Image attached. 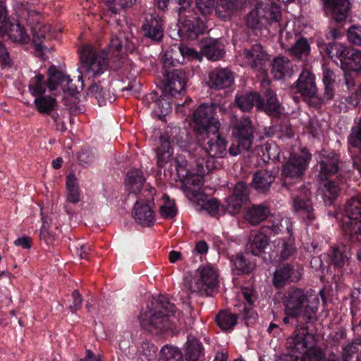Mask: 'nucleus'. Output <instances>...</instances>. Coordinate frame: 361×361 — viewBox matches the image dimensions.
I'll use <instances>...</instances> for the list:
<instances>
[{
  "instance_id": "nucleus-31",
  "label": "nucleus",
  "mask_w": 361,
  "mask_h": 361,
  "mask_svg": "<svg viewBox=\"0 0 361 361\" xmlns=\"http://www.w3.org/2000/svg\"><path fill=\"white\" fill-rule=\"evenodd\" d=\"M271 73L276 80H280L285 77H290L293 73L292 63L286 57H275L272 61Z\"/></svg>"
},
{
  "instance_id": "nucleus-20",
  "label": "nucleus",
  "mask_w": 361,
  "mask_h": 361,
  "mask_svg": "<svg viewBox=\"0 0 361 361\" xmlns=\"http://www.w3.org/2000/svg\"><path fill=\"white\" fill-rule=\"evenodd\" d=\"M233 82L232 71L228 68H218L209 73L208 85L212 88L221 90L230 87Z\"/></svg>"
},
{
  "instance_id": "nucleus-47",
  "label": "nucleus",
  "mask_w": 361,
  "mask_h": 361,
  "mask_svg": "<svg viewBox=\"0 0 361 361\" xmlns=\"http://www.w3.org/2000/svg\"><path fill=\"white\" fill-rule=\"evenodd\" d=\"M216 321L224 331L232 329L237 323V315L226 311H220L216 316Z\"/></svg>"
},
{
  "instance_id": "nucleus-17",
  "label": "nucleus",
  "mask_w": 361,
  "mask_h": 361,
  "mask_svg": "<svg viewBox=\"0 0 361 361\" xmlns=\"http://www.w3.org/2000/svg\"><path fill=\"white\" fill-rule=\"evenodd\" d=\"M232 133L235 140L241 142L242 145L251 147L254 135L252 121L248 116L242 117L233 126Z\"/></svg>"
},
{
  "instance_id": "nucleus-57",
  "label": "nucleus",
  "mask_w": 361,
  "mask_h": 361,
  "mask_svg": "<svg viewBox=\"0 0 361 361\" xmlns=\"http://www.w3.org/2000/svg\"><path fill=\"white\" fill-rule=\"evenodd\" d=\"M246 202L240 198H238L233 195H230L226 198L224 207L226 210L231 214H238L241 209L243 205Z\"/></svg>"
},
{
  "instance_id": "nucleus-4",
  "label": "nucleus",
  "mask_w": 361,
  "mask_h": 361,
  "mask_svg": "<svg viewBox=\"0 0 361 361\" xmlns=\"http://www.w3.org/2000/svg\"><path fill=\"white\" fill-rule=\"evenodd\" d=\"M160 145L157 149V166L163 167L173 154L171 145L185 147L188 142L187 131L180 127H174L166 131L159 137Z\"/></svg>"
},
{
  "instance_id": "nucleus-51",
  "label": "nucleus",
  "mask_w": 361,
  "mask_h": 361,
  "mask_svg": "<svg viewBox=\"0 0 361 361\" xmlns=\"http://www.w3.org/2000/svg\"><path fill=\"white\" fill-rule=\"evenodd\" d=\"M164 204L160 207L159 214L166 219H173L177 214V208L174 200H171L167 195H163Z\"/></svg>"
},
{
  "instance_id": "nucleus-14",
  "label": "nucleus",
  "mask_w": 361,
  "mask_h": 361,
  "mask_svg": "<svg viewBox=\"0 0 361 361\" xmlns=\"http://www.w3.org/2000/svg\"><path fill=\"white\" fill-rule=\"evenodd\" d=\"M200 151L213 157L221 158L226 154V142L219 133H209L205 134L203 139L202 147Z\"/></svg>"
},
{
  "instance_id": "nucleus-15",
  "label": "nucleus",
  "mask_w": 361,
  "mask_h": 361,
  "mask_svg": "<svg viewBox=\"0 0 361 361\" xmlns=\"http://www.w3.org/2000/svg\"><path fill=\"white\" fill-rule=\"evenodd\" d=\"M133 215L135 222L143 227H150L155 223V213L149 200L136 201L133 207Z\"/></svg>"
},
{
  "instance_id": "nucleus-42",
  "label": "nucleus",
  "mask_w": 361,
  "mask_h": 361,
  "mask_svg": "<svg viewBox=\"0 0 361 361\" xmlns=\"http://www.w3.org/2000/svg\"><path fill=\"white\" fill-rule=\"evenodd\" d=\"M260 94L257 92H250L248 94L237 95L235 103L243 111H250L257 103L259 102Z\"/></svg>"
},
{
  "instance_id": "nucleus-29",
  "label": "nucleus",
  "mask_w": 361,
  "mask_h": 361,
  "mask_svg": "<svg viewBox=\"0 0 361 361\" xmlns=\"http://www.w3.org/2000/svg\"><path fill=\"white\" fill-rule=\"evenodd\" d=\"M202 54L209 60L217 61L224 56L223 45L216 39L205 38L201 40Z\"/></svg>"
},
{
  "instance_id": "nucleus-43",
  "label": "nucleus",
  "mask_w": 361,
  "mask_h": 361,
  "mask_svg": "<svg viewBox=\"0 0 361 361\" xmlns=\"http://www.w3.org/2000/svg\"><path fill=\"white\" fill-rule=\"evenodd\" d=\"M342 361H361V341L355 340L343 348Z\"/></svg>"
},
{
  "instance_id": "nucleus-36",
  "label": "nucleus",
  "mask_w": 361,
  "mask_h": 361,
  "mask_svg": "<svg viewBox=\"0 0 361 361\" xmlns=\"http://www.w3.org/2000/svg\"><path fill=\"white\" fill-rule=\"evenodd\" d=\"M42 226L40 229L39 238L47 244L51 243L56 235V231L59 229L60 225L56 222H53V218L44 216L42 214Z\"/></svg>"
},
{
  "instance_id": "nucleus-64",
  "label": "nucleus",
  "mask_w": 361,
  "mask_h": 361,
  "mask_svg": "<svg viewBox=\"0 0 361 361\" xmlns=\"http://www.w3.org/2000/svg\"><path fill=\"white\" fill-rule=\"evenodd\" d=\"M196 7L203 16L209 15L214 5V0H195Z\"/></svg>"
},
{
  "instance_id": "nucleus-52",
  "label": "nucleus",
  "mask_w": 361,
  "mask_h": 361,
  "mask_svg": "<svg viewBox=\"0 0 361 361\" xmlns=\"http://www.w3.org/2000/svg\"><path fill=\"white\" fill-rule=\"evenodd\" d=\"M180 350L176 347L164 345L160 350L159 361H183Z\"/></svg>"
},
{
  "instance_id": "nucleus-60",
  "label": "nucleus",
  "mask_w": 361,
  "mask_h": 361,
  "mask_svg": "<svg viewBox=\"0 0 361 361\" xmlns=\"http://www.w3.org/2000/svg\"><path fill=\"white\" fill-rule=\"evenodd\" d=\"M347 37L351 44L361 46V25H351L348 29Z\"/></svg>"
},
{
  "instance_id": "nucleus-32",
  "label": "nucleus",
  "mask_w": 361,
  "mask_h": 361,
  "mask_svg": "<svg viewBox=\"0 0 361 361\" xmlns=\"http://www.w3.org/2000/svg\"><path fill=\"white\" fill-rule=\"evenodd\" d=\"M275 121L273 126L268 129L267 135L269 136H276L279 138L292 137L293 130L288 119L286 117H274Z\"/></svg>"
},
{
  "instance_id": "nucleus-40",
  "label": "nucleus",
  "mask_w": 361,
  "mask_h": 361,
  "mask_svg": "<svg viewBox=\"0 0 361 361\" xmlns=\"http://www.w3.org/2000/svg\"><path fill=\"white\" fill-rule=\"evenodd\" d=\"M345 212L347 219L343 221H360L361 218V194L353 196L345 203Z\"/></svg>"
},
{
  "instance_id": "nucleus-9",
  "label": "nucleus",
  "mask_w": 361,
  "mask_h": 361,
  "mask_svg": "<svg viewBox=\"0 0 361 361\" xmlns=\"http://www.w3.org/2000/svg\"><path fill=\"white\" fill-rule=\"evenodd\" d=\"M312 192L307 187L302 188L293 200V208L299 212L307 225L312 224L317 219V214L312 202Z\"/></svg>"
},
{
  "instance_id": "nucleus-39",
  "label": "nucleus",
  "mask_w": 361,
  "mask_h": 361,
  "mask_svg": "<svg viewBox=\"0 0 361 361\" xmlns=\"http://www.w3.org/2000/svg\"><path fill=\"white\" fill-rule=\"evenodd\" d=\"M330 259L335 267L342 268L348 265L350 259L348 248L344 245L332 247Z\"/></svg>"
},
{
  "instance_id": "nucleus-48",
  "label": "nucleus",
  "mask_w": 361,
  "mask_h": 361,
  "mask_svg": "<svg viewBox=\"0 0 361 361\" xmlns=\"http://www.w3.org/2000/svg\"><path fill=\"white\" fill-rule=\"evenodd\" d=\"M342 228L345 235H348L350 240L361 242V220L343 221Z\"/></svg>"
},
{
  "instance_id": "nucleus-34",
  "label": "nucleus",
  "mask_w": 361,
  "mask_h": 361,
  "mask_svg": "<svg viewBox=\"0 0 361 361\" xmlns=\"http://www.w3.org/2000/svg\"><path fill=\"white\" fill-rule=\"evenodd\" d=\"M32 43L37 51L42 52L48 49L47 45L43 44L44 40L51 39L50 27L47 25H37L32 28Z\"/></svg>"
},
{
  "instance_id": "nucleus-55",
  "label": "nucleus",
  "mask_w": 361,
  "mask_h": 361,
  "mask_svg": "<svg viewBox=\"0 0 361 361\" xmlns=\"http://www.w3.org/2000/svg\"><path fill=\"white\" fill-rule=\"evenodd\" d=\"M344 67L361 73V51L352 48Z\"/></svg>"
},
{
  "instance_id": "nucleus-59",
  "label": "nucleus",
  "mask_w": 361,
  "mask_h": 361,
  "mask_svg": "<svg viewBox=\"0 0 361 361\" xmlns=\"http://www.w3.org/2000/svg\"><path fill=\"white\" fill-rule=\"evenodd\" d=\"M348 140V142L353 147H359L361 146V118L357 125L352 128Z\"/></svg>"
},
{
  "instance_id": "nucleus-54",
  "label": "nucleus",
  "mask_w": 361,
  "mask_h": 361,
  "mask_svg": "<svg viewBox=\"0 0 361 361\" xmlns=\"http://www.w3.org/2000/svg\"><path fill=\"white\" fill-rule=\"evenodd\" d=\"M238 6V0H218L216 12L221 18H226Z\"/></svg>"
},
{
  "instance_id": "nucleus-22",
  "label": "nucleus",
  "mask_w": 361,
  "mask_h": 361,
  "mask_svg": "<svg viewBox=\"0 0 361 361\" xmlns=\"http://www.w3.org/2000/svg\"><path fill=\"white\" fill-rule=\"evenodd\" d=\"M168 162H170L169 170L171 173H172L175 171L176 176L180 182L184 183L187 181L186 184H195V180L189 178V176L193 174V173L190 171L188 161L183 156L178 154L174 159L171 157Z\"/></svg>"
},
{
  "instance_id": "nucleus-28",
  "label": "nucleus",
  "mask_w": 361,
  "mask_h": 361,
  "mask_svg": "<svg viewBox=\"0 0 361 361\" xmlns=\"http://www.w3.org/2000/svg\"><path fill=\"white\" fill-rule=\"evenodd\" d=\"M243 54L250 62L251 68L253 69H262L264 63L269 60L268 54L260 44H255L250 49H245Z\"/></svg>"
},
{
  "instance_id": "nucleus-27",
  "label": "nucleus",
  "mask_w": 361,
  "mask_h": 361,
  "mask_svg": "<svg viewBox=\"0 0 361 361\" xmlns=\"http://www.w3.org/2000/svg\"><path fill=\"white\" fill-rule=\"evenodd\" d=\"M296 87L303 97L314 98L317 94L314 75L310 71L303 70L297 81Z\"/></svg>"
},
{
  "instance_id": "nucleus-46",
  "label": "nucleus",
  "mask_w": 361,
  "mask_h": 361,
  "mask_svg": "<svg viewBox=\"0 0 361 361\" xmlns=\"http://www.w3.org/2000/svg\"><path fill=\"white\" fill-rule=\"evenodd\" d=\"M35 104L37 111L42 114H49L56 106L55 98L39 95L35 99Z\"/></svg>"
},
{
  "instance_id": "nucleus-53",
  "label": "nucleus",
  "mask_w": 361,
  "mask_h": 361,
  "mask_svg": "<svg viewBox=\"0 0 361 361\" xmlns=\"http://www.w3.org/2000/svg\"><path fill=\"white\" fill-rule=\"evenodd\" d=\"M263 18L257 6L250 11L246 18L247 26L252 30H261L264 25Z\"/></svg>"
},
{
  "instance_id": "nucleus-10",
  "label": "nucleus",
  "mask_w": 361,
  "mask_h": 361,
  "mask_svg": "<svg viewBox=\"0 0 361 361\" xmlns=\"http://www.w3.org/2000/svg\"><path fill=\"white\" fill-rule=\"evenodd\" d=\"M7 11L1 4V37L6 35L8 38L15 42L27 44L30 42V37L18 23L14 19H10L7 16Z\"/></svg>"
},
{
  "instance_id": "nucleus-2",
  "label": "nucleus",
  "mask_w": 361,
  "mask_h": 361,
  "mask_svg": "<svg viewBox=\"0 0 361 361\" xmlns=\"http://www.w3.org/2000/svg\"><path fill=\"white\" fill-rule=\"evenodd\" d=\"M175 312V305L164 295H159L152 302L147 310L141 312L140 325L150 333L161 334L171 327V317Z\"/></svg>"
},
{
  "instance_id": "nucleus-25",
  "label": "nucleus",
  "mask_w": 361,
  "mask_h": 361,
  "mask_svg": "<svg viewBox=\"0 0 361 361\" xmlns=\"http://www.w3.org/2000/svg\"><path fill=\"white\" fill-rule=\"evenodd\" d=\"M178 54L182 56L185 55L192 56V54L197 55V53L192 49H190L182 44L178 46L175 45L173 48L166 51L162 57L164 73H166V71H171V68L174 67L176 63L178 62V60L176 59Z\"/></svg>"
},
{
  "instance_id": "nucleus-35",
  "label": "nucleus",
  "mask_w": 361,
  "mask_h": 361,
  "mask_svg": "<svg viewBox=\"0 0 361 361\" xmlns=\"http://www.w3.org/2000/svg\"><path fill=\"white\" fill-rule=\"evenodd\" d=\"M145 180L141 170L132 169L128 171L125 182L127 189L130 192L137 193L142 188Z\"/></svg>"
},
{
  "instance_id": "nucleus-24",
  "label": "nucleus",
  "mask_w": 361,
  "mask_h": 361,
  "mask_svg": "<svg viewBox=\"0 0 361 361\" xmlns=\"http://www.w3.org/2000/svg\"><path fill=\"white\" fill-rule=\"evenodd\" d=\"M352 48L346 47L341 43L333 42L324 44V50L326 55L336 64L338 62L343 68Z\"/></svg>"
},
{
  "instance_id": "nucleus-30",
  "label": "nucleus",
  "mask_w": 361,
  "mask_h": 361,
  "mask_svg": "<svg viewBox=\"0 0 361 361\" xmlns=\"http://www.w3.org/2000/svg\"><path fill=\"white\" fill-rule=\"evenodd\" d=\"M269 244L268 237L262 232L252 233L245 245V251L247 254L255 256L260 255Z\"/></svg>"
},
{
  "instance_id": "nucleus-33",
  "label": "nucleus",
  "mask_w": 361,
  "mask_h": 361,
  "mask_svg": "<svg viewBox=\"0 0 361 361\" xmlns=\"http://www.w3.org/2000/svg\"><path fill=\"white\" fill-rule=\"evenodd\" d=\"M269 214L270 209L267 205L254 204L247 209L244 218L249 224L255 226L265 220Z\"/></svg>"
},
{
  "instance_id": "nucleus-12",
  "label": "nucleus",
  "mask_w": 361,
  "mask_h": 361,
  "mask_svg": "<svg viewBox=\"0 0 361 361\" xmlns=\"http://www.w3.org/2000/svg\"><path fill=\"white\" fill-rule=\"evenodd\" d=\"M187 77L182 69L173 68L172 71H166L164 73L163 93L169 94L171 97L180 94L186 85Z\"/></svg>"
},
{
  "instance_id": "nucleus-62",
  "label": "nucleus",
  "mask_w": 361,
  "mask_h": 361,
  "mask_svg": "<svg viewBox=\"0 0 361 361\" xmlns=\"http://www.w3.org/2000/svg\"><path fill=\"white\" fill-rule=\"evenodd\" d=\"M136 0H114L107 7L114 14L118 13L122 9L131 7Z\"/></svg>"
},
{
  "instance_id": "nucleus-7",
  "label": "nucleus",
  "mask_w": 361,
  "mask_h": 361,
  "mask_svg": "<svg viewBox=\"0 0 361 361\" xmlns=\"http://www.w3.org/2000/svg\"><path fill=\"white\" fill-rule=\"evenodd\" d=\"M220 109L216 104H201L193 114L195 130L202 135L209 133H219L220 123L216 115V110Z\"/></svg>"
},
{
  "instance_id": "nucleus-18",
  "label": "nucleus",
  "mask_w": 361,
  "mask_h": 361,
  "mask_svg": "<svg viewBox=\"0 0 361 361\" xmlns=\"http://www.w3.org/2000/svg\"><path fill=\"white\" fill-rule=\"evenodd\" d=\"M141 31L144 37L155 42L161 41L164 37V29L161 19L152 15L145 18Z\"/></svg>"
},
{
  "instance_id": "nucleus-38",
  "label": "nucleus",
  "mask_w": 361,
  "mask_h": 361,
  "mask_svg": "<svg viewBox=\"0 0 361 361\" xmlns=\"http://www.w3.org/2000/svg\"><path fill=\"white\" fill-rule=\"evenodd\" d=\"M289 54L298 61H306L310 53V45L304 37H300L288 49Z\"/></svg>"
},
{
  "instance_id": "nucleus-63",
  "label": "nucleus",
  "mask_w": 361,
  "mask_h": 361,
  "mask_svg": "<svg viewBox=\"0 0 361 361\" xmlns=\"http://www.w3.org/2000/svg\"><path fill=\"white\" fill-rule=\"evenodd\" d=\"M325 356L319 348H313L307 350L302 361H324Z\"/></svg>"
},
{
  "instance_id": "nucleus-21",
  "label": "nucleus",
  "mask_w": 361,
  "mask_h": 361,
  "mask_svg": "<svg viewBox=\"0 0 361 361\" xmlns=\"http://www.w3.org/2000/svg\"><path fill=\"white\" fill-rule=\"evenodd\" d=\"M306 325L303 324L300 326L297 325V322H295L296 329L293 336L290 338L293 348L300 353H305L309 349H313L312 348V344L310 343L312 341L313 337L312 334L308 333Z\"/></svg>"
},
{
  "instance_id": "nucleus-6",
  "label": "nucleus",
  "mask_w": 361,
  "mask_h": 361,
  "mask_svg": "<svg viewBox=\"0 0 361 361\" xmlns=\"http://www.w3.org/2000/svg\"><path fill=\"white\" fill-rule=\"evenodd\" d=\"M109 53L95 51L90 45L84 46L80 52V72L96 77L106 70Z\"/></svg>"
},
{
  "instance_id": "nucleus-3",
  "label": "nucleus",
  "mask_w": 361,
  "mask_h": 361,
  "mask_svg": "<svg viewBox=\"0 0 361 361\" xmlns=\"http://www.w3.org/2000/svg\"><path fill=\"white\" fill-rule=\"evenodd\" d=\"M183 285L190 293L208 296L218 286L217 274L211 267H204L193 274L188 273Z\"/></svg>"
},
{
  "instance_id": "nucleus-49",
  "label": "nucleus",
  "mask_w": 361,
  "mask_h": 361,
  "mask_svg": "<svg viewBox=\"0 0 361 361\" xmlns=\"http://www.w3.org/2000/svg\"><path fill=\"white\" fill-rule=\"evenodd\" d=\"M70 82L68 75H65L63 72L57 70L51 71L49 70V80L47 86L51 90H56L57 87L61 86L63 89V85Z\"/></svg>"
},
{
  "instance_id": "nucleus-50",
  "label": "nucleus",
  "mask_w": 361,
  "mask_h": 361,
  "mask_svg": "<svg viewBox=\"0 0 361 361\" xmlns=\"http://www.w3.org/2000/svg\"><path fill=\"white\" fill-rule=\"evenodd\" d=\"M324 183L320 184L319 188L322 190L325 197L328 199L329 204H332L337 197L339 192L338 184L331 180H324Z\"/></svg>"
},
{
  "instance_id": "nucleus-1",
  "label": "nucleus",
  "mask_w": 361,
  "mask_h": 361,
  "mask_svg": "<svg viewBox=\"0 0 361 361\" xmlns=\"http://www.w3.org/2000/svg\"><path fill=\"white\" fill-rule=\"evenodd\" d=\"M283 302L286 314L295 319L298 326H302L314 319L319 298L301 288L290 287L286 292Z\"/></svg>"
},
{
  "instance_id": "nucleus-61",
  "label": "nucleus",
  "mask_w": 361,
  "mask_h": 361,
  "mask_svg": "<svg viewBox=\"0 0 361 361\" xmlns=\"http://www.w3.org/2000/svg\"><path fill=\"white\" fill-rule=\"evenodd\" d=\"M249 187L243 182L237 183L234 188L232 195L242 199V200L247 202L249 200Z\"/></svg>"
},
{
  "instance_id": "nucleus-58",
  "label": "nucleus",
  "mask_w": 361,
  "mask_h": 361,
  "mask_svg": "<svg viewBox=\"0 0 361 361\" xmlns=\"http://www.w3.org/2000/svg\"><path fill=\"white\" fill-rule=\"evenodd\" d=\"M335 94L334 85H324V89L321 92L317 91L314 98L317 99V104H322L333 99Z\"/></svg>"
},
{
  "instance_id": "nucleus-45",
  "label": "nucleus",
  "mask_w": 361,
  "mask_h": 361,
  "mask_svg": "<svg viewBox=\"0 0 361 361\" xmlns=\"http://www.w3.org/2000/svg\"><path fill=\"white\" fill-rule=\"evenodd\" d=\"M235 274H249L255 268V264L247 259L242 253H238L235 258L231 259Z\"/></svg>"
},
{
  "instance_id": "nucleus-13",
  "label": "nucleus",
  "mask_w": 361,
  "mask_h": 361,
  "mask_svg": "<svg viewBox=\"0 0 361 361\" xmlns=\"http://www.w3.org/2000/svg\"><path fill=\"white\" fill-rule=\"evenodd\" d=\"M185 17L180 31L187 38L195 39L204 32L206 30V16L201 18L191 10L188 11V14Z\"/></svg>"
},
{
  "instance_id": "nucleus-37",
  "label": "nucleus",
  "mask_w": 361,
  "mask_h": 361,
  "mask_svg": "<svg viewBox=\"0 0 361 361\" xmlns=\"http://www.w3.org/2000/svg\"><path fill=\"white\" fill-rule=\"evenodd\" d=\"M203 346L198 339L190 334L185 348L186 361H197L203 355Z\"/></svg>"
},
{
  "instance_id": "nucleus-16",
  "label": "nucleus",
  "mask_w": 361,
  "mask_h": 361,
  "mask_svg": "<svg viewBox=\"0 0 361 361\" xmlns=\"http://www.w3.org/2000/svg\"><path fill=\"white\" fill-rule=\"evenodd\" d=\"M319 166L317 178L320 180H324L329 176L338 173L341 168V161L338 154L331 152L321 157Z\"/></svg>"
},
{
  "instance_id": "nucleus-5",
  "label": "nucleus",
  "mask_w": 361,
  "mask_h": 361,
  "mask_svg": "<svg viewBox=\"0 0 361 361\" xmlns=\"http://www.w3.org/2000/svg\"><path fill=\"white\" fill-rule=\"evenodd\" d=\"M326 11L337 24L331 27L326 33L328 39H337L342 35L343 23L350 16L351 4L349 0H322Z\"/></svg>"
},
{
  "instance_id": "nucleus-23",
  "label": "nucleus",
  "mask_w": 361,
  "mask_h": 361,
  "mask_svg": "<svg viewBox=\"0 0 361 361\" xmlns=\"http://www.w3.org/2000/svg\"><path fill=\"white\" fill-rule=\"evenodd\" d=\"M86 97L90 100H96L99 106L111 104L116 99L115 94L99 83H92L87 90Z\"/></svg>"
},
{
  "instance_id": "nucleus-8",
  "label": "nucleus",
  "mask_w": 361,
  "mask_h": 361,
  "mask_svg": "<svg viewBox=\"0 0 361 361\" xmlns=\"http://www.w3.org/2000/svg\"><path fill=\"white\" fill-rule=\"evenodd\" d=\"M310 159L311 154L305 150H302L300 154L291 156L283 165L282 176L285 178L283 185L288 184V178H300L304 174Z\"/></svg>"
},
{
  "instance_id": "nucleus-44",
  "label": "nucleus",
  "mask_w": 361,
  "mask_h": 361,
  "mask_svg": "<svg viewBox=\"0 0 361 361\" xmlns=\"http://www.w3.org/2000/svg\"><path fill=\"white\" fill-rule=\"evenodd\" d=\"M169 94L163 93L158 97L157 92H152L146 96V99L149 102H154L156 106L159 109L160 114H166L171 109V102L168 97Z\"/></svg>"
},
{
  "instance_id": "nucleus-11",
  "label": "nucleus",
  "mask_w": 361,
  "mask_h": 361,
  "mask_svg": "<svg viewBox=\"0 0 361 361\" xmlns=\"http://www.w3.org/2000/svg\"><path fill=\"white\" fill-rule=\"evenodd\" d=\"M302 275V269L295 268L292 264L286 263L279 265L275 269L272 283L276 289H281L290 283H295L300 280Z\"/></svg>"
},
{
  "instance_id": "nucleus-19",
  "label": "nucleus",
  "mask_w": 361,
  "mask_h": 361,
  "mask_svg": "<svg viewBox=\"0 0 361 361\" xmlns=\"http://www.w3.org/2000/svg\"><path fill=\"white\" fill-rule=\"evenodd\" d=\"M264 95V99L260 96L259 102L257 103V109L263 111L272 117L279 116L281 114V107L276 93L273 90L267 89Z\"/></svg>"
},
{
  "instance_id": "nucleus-26",
  "label": "nucleus",
  "mask_w": 361,
  "mask_h": 361,
  "mask_svg": "<svg viewBox=\"0 0 361 361\" xmlns=\"http://www.w3.org/2000/svg\"><path fill=\"white\" fill-rule=\"evenodd\" d=\"M275 178L276 175L273 170H259L253 175L251 186L257 192L265 193L269 190Z\"/></svg>"
},
{
  "instance_id": "nucleus-41",
  "label": "nucleus",
  "mask_w": 361,
  "mask_h": 361,
  "mask_svg": "<svg viewBox=\"0 0 361 361\" xmlns=\"http://www.w3.org/2000/svg\"><path fill=\"white\" fill-rule=\"evenodd\" d=\"M264 20L279 21L281 18L280 6L274 3L262 2L257 4Z\"/></svg>"
},
{
  "instance_id": "nucleus-56",
  "label": "nucleus",
  "mask_w": 361,
  "mask_h": 361,
  "mask_svg": "<svg viewBox=\"0 0 361 361\" xmlns=\"http://www.w3.org/2000/svg\"><path fill=\"white\" fill-rule=\"evenodd\" d=\"M44 76L39 74L31 78L29 83V90L34 96L42 95L46 90L44 82Z\"/></svg>"
}]
</instances>
